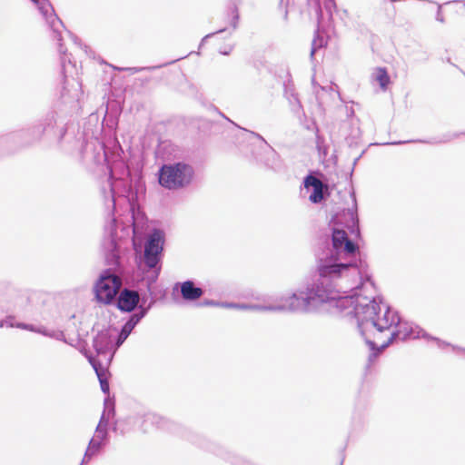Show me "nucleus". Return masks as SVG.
I'll list each match as a JSON object with an SVG mask.
<instances>
[{
	"mask_svg": "<svg viewBox=\"0 0 465 465\" xmlns=\"http://www.w3.org/2000/svg\"><path fill=\"white\" fill-rule=\"evenodd\" d=\"M353 207L347 209L342 215H335L330 223L331 246L327 243L325 249L316 254L317 267L320 259L326 256L335 270L329 298L317 304L330 303L347 314L353 313L357 319L358 330L364 338L366 344L376 356L390 346L395 340L423 338L436 341L439 348L450 346L453 351L465 352V348L451 345L437 337L430 335L426 331L408 322H403L398 312L383 303L381 297L367 296L355 292L351 296H341L348 289L355 291L369 284L372 289L374 282L368 272V264L361 257L359 245L351 240L348 232L355 238H361L359 217L355 194L352 193Z\"/></svg>",
	"mask_w": 465,
	"mask_h": 465,
	"instance_id": "nucleus-1",
	"label": "nucleus"
},
{
	"mask_svg": "<svg viewBox=\"0 0 465 465\" xmlns=\"http://www.w3.org/2000/svg\"><path fill=\"white\" fill-rule=\"evenodd\" d=\"M323 256L320 259L318 266V275L308 284L305 289H299L291 295L282 296L277 304L261 305L234 302H216L212 300H206L205 305H220L224 308H234L238 310L248 311H269V312H291L309 313L317 311V304L329 298L331 290H332L331 281L335 276V270L331 262Z\"/></svg>",
	"mask_w": 465,
	"mask_h": 465,
	"instance_id": "nucleus-2",
	"label": "nucleus"
},
{
	"mask_svg": "<svg viewBox=\"0 0 465 465\" xmlns=\"http://www.w3.org/2000/svg\"><path fill=\"white\" fill-rule=\"evenodd\" d=\"M125 230L126 228L123 227L122 232L124 233ZM123 235H118L117 221L112 217L104 226L103 246L106 262L114 268L104 270L94 287L95 299L103 304H112L122 287V279L117 272H120V248Z\"/></svg>",
	"mask_w": 465,
	"mask_h": 465,
	"instance_id": "nucleus-3",
	"label": "nucleus"
},
{
	"mask_svg": "<svg viewBox=\"0 0 465 465\" xmlns=\"http://www.w3.org/2000/svg\"><path fill=\"white\" fill-rule=\"evenodd\" d=\"M39 10L40 14L45 20L52 31L53 38L57 41L58 51L61 54L62 74L64 75L63 88L61 91L62 103L68 105L70 109H75L79 99L83 94L82 84L73 76L69 77L67 73L69 67L75 68V64H72L71 54L66 53L62 44V32L64 25L62 20L57 16L55 11L49 0H30Z\"/></svg>",
	"mask_w": 465,
	"mask_h": 465,
	"instance_id": "nucleus-4",
	"label": "nucleus"
},
{
	"mask_svg": "<svg viewBox=\"0 0 465 465\" xmlns=\"http://www.w3.org/2000/svg\"><path fill=\"white\" fill-rule=\"evenodd\" d=\"M66 119L52 109L38 118L29 128L4 135L2 143H12L15 148L30 146L43 138L62 144L67 133Z\"/></svg>",
	"mask_w": 465,
	"mask_h": 465,
	"instance_id": "nucleus-5",
	"label": "nucleus"
},
{
	"mask_svg": "<svg viewBox=\"0 0 465 465\" xmlns=\"http://www.w3.org/2000/svg\"><path fill=\"white\" fill-rule=\"evenodd\" d=\"M106 183L107 188L103 186L101 192L104 199L112 203L113 209L115 206L116 196L125 198L131 204L137 200L139 192L143 190L142 174H133L123 161H115L110 167Z\"/></svg>",
	"mask_w": 465,
	"mask_h": 465,
	"instance_id": "nucleus-6",
	"label": "nucleus"
},
{
	"mask_svg": "<svg viewBox=\"0 0 465 465\" xmlns=\"http://www.w3.org/2000/svg\"><path fill=\"white\" fill-rule=\"evenodd\" d=\"M153 304V300L148 302V295L142 294L137 290L125 287L119 291L116 308L121 312L131 314L118 333L116 348L124 342L136 325L148 314Z\"/></svg>",
	"mask_w": 465,
	"mask_h": 465,
	"instance_id": "nucleus-7",
	"label": "nucleus"
},
{
	"mask_svg": "<svg viewBox=\"0 0 465 465\" xmlns=\"http://www.w3.org/2000/svg\"><path fill=\"white\" fill-rule=\"evenodd\" d=\"M164 244V232L153 229L144 242V251L137 262V282H144L147 292L153 294V285L161 272V255Z\"/></svg>",
	"mask_w": 465,
	"mask_h": 465,
	"instance_id": "nucleus-8",
	"label": "nucleus"
},
{
	"mask_svg": "<svg viewBox=\"0 0 465 465\" xmlns=\"http://www.w3.org/2000/svg\"><path fill=\"white\" fill-rule=\"evenodd\" d=\"M195 171L193 165L183 161L163 164L158 170L159 184L168 190H179L189 186Z\"/></svg>",
	"mask_w": 465,
	"mask_h": 465,
	"instance_id": "nucleus-9",
	"label": "nucleus"
},
{
	"mask_svg": "<svg viewBox=\"0 0 465 465\" xmlns=\"http://www.w3.org/2000/svg\"><path fill=\"white\" fill-rule=\"evenodd\" d=\"M243 131L255 138L257 142L252 143L253 149L252 153L254 159L264 164L266 167L277 171L282 166V162L278 153L267 143V141L258 133L242 128Z\"/></svg>",
	"mask_w": 465,
	"mask_h": 465,
	"instance_id": "nucleus-10",
	"label": "nucleus"
},
{
	"mask_svg": "<svg viewBox=\"0 0 465 465\" xmlns=\"http://www.w3.org/2000/svg\"><path fill=\"white\" fill-rule=\"evenodd\" d=\"M93 346L99 356H106L108 352L112 351V353L108 357V361L110 362L113 359V356L116 350V341L113 342V335L109 329H103L97 332V334L94 337Z\"/></svg>",
	"mask_w": 465,
	"mask_h": 465,
	"instance_id": "nucleus-11",
	"label": "nucleus"
},
{
	"mask_svg": "<svg viewBox=\"0 0 465 465\" xmlns=\"http://www.w3.org/2000/svg\"><path fill=\"white\" fill-rule=\"evenodd\" d=\"M133 245L135 252L142 248V240L146 227L145 214L131 204Z\"/></svg>",
	"mask_w": 465,
	"mask_h": 465,
	"instance_id": "nucleus-12",
	"label": "nucleus"
},
{
	"mask_svg": "<svg viewBox=\"0 0 465 465\" xmlns=\"http://www.w3.org/2000/svg\"><path fill=\"white\" fill-rule=\"evenodd\" d=\"M303 185L306 190L312 189V193L309 196L310 202L312 203H320L324 200V184L319 178L312 174H308L303 180Z\"/></svg>",
	"mask_w": 465,
	"mask_h": 465,
	"instance_id": "nucleus-13",
	"label": "nucleus"
},
{
	"mask_svg": "<svg viewBox=\"0 0 465 465\" xmlns=\"http://www.w3.org/2000/svg\"><path fill=\"white\" fill-rule=\"evenodd\" d=\"M179 286L181 295L186 301H195L203 294V289L195 286L194 282L191 280L175 283L173 292L177 291Z\"/></svg>",
	"mask_w": 465,
	"mask_h": 465,
	"instance_id": "nucleus-14",
	"label": "nucleus"
},
{
	"mask_svg": "<svg viewBox=\"0 0 465 465\" xmlns=\"http://www.w3.org/2000/svg\"><path fill=\"white\" fill-rule=\"evenodd\" d=\"M108 431L101 430V432L94 431V435L90 440L87 449L85 450V456L88 458H93L94 455L99 453V451L106 445L108 441Z\"/></svg>",
	"mask_w": 465,
	"mask_h": 465,
	"instance_id": "nucleus-15",
	"label": "nucleus"
},
{
	"mask_svg": "<svg viewBox=\"0 0 465 465\" xmlns=\"http://www.w3.org/2000/svg\"><path fill=\"white\" fill-rule=\"evenodd\" d=\"M284 95L289 101L292 111L294 114H300L301 113H303L302 105L298 98V94L294 91L293 84L291 82L284 84Z\"/></svg>",
	"mask_w": 465,
	"mask_h": 465,
	"instance_id": "nucleus-16",
	"label": "nucleus"
},
{
	"mask_svg": "<svg viewBox=\"0 0 465 465\" xmlns=\"http://www.w3.org/2000/svg\"><path fill=\"white\" fill-rule=\"evenodd\" d=\"M89 362L91 363L94 370L95 371V373H96L97 378L100 382V387H101L102 391L104 394H109V391H110L109 381L106 377L105 371L102 368V364L92 358H89Z\"/></svg>",
	"mask_w": 465,
	"mask_h": 465,
	"instance_id": "nucleus-17",
	"label": "nucleus"
},
{
	"mask_svg": "<svg viewBox=\"0 0 465 465\" xmlns=\"http://www.w3.org/2000/svg\"><path fill=\"white\" fill-rule=\"evenodd\" d=\"M144 421L145 422L149 421L152 424L155 425L157 428L166 429V430H170L171 426L173 425L167 419H165V418H163V417H162L160 415H157L155 413H148V414H146Z\"/></svg>",
	"mask_w": 465,
	"mask_h": 465,
	"instance_id": "nucleus-18",
	"label": "nucleus"
},
{
	"mask_svg": "<svg viewBox=\"0 0 465 465\" xmlns=\"http://www.w3.org/2000/svg\"><path fill=\"white\" fill-rule=\"evenodd\" d=\"M456 137H458V134H444L442 136V138H440V140L434 139L431 141H426V140L398 141V142H393L391 144H402V143H425L437 144V143H448Z\"/></svg>",
	"mask_w": 465,
	"mask_h": 465,
	"instance_id": "nucleus-19",
	"label": "nucleus"
},
{
	"mask_svg": "<svg viewBox=\"0 0 465 465\" xmlns=\"http://www.w3.org/2000/svg\"><path fill=\"white\" fill-rule=\"evenodd\" d=\"M326 45L325 39L321 36L318 33H316L312 42V48L310 53L311 60L312 61L314 59L315 53L317 50L322 48Z\"/></svg>",
	"mask_w": 465,
	"mask_h": 465,
	"instance_id": "nucleus-20",
	"label": "nucleus"
},
{
	"mask_svg": "<svg viewBox=\"0 0 465 465\" xmlns=\"http://www.w3.org/2000/svg\"><path fill=\"white\" fill-rule=\"evenodd\" d=\"M229 15L231 16L230 25L232 26V31L230 32V34H232V32H233L238 27V22L240 18L238 7L235 3H233L229 7Z\"/></svg>",
	"mask_w": 465,
	"mask_h": 465,
	"instance_id": "nucleus-21",
	"label": "nucleus"
},
{
	"mask_svg": "<svg viewBox=\"0 0 465 465\" xmlns=\"http://www.w3.org/2000/svg\"><path fill=\"white\" fill-rule=\"evenodd\" d=\"M376 80L378 81L381 89L385 90L390 84V76L385 68H379Z\"/></svg>",
	"mask_w": 465,
	"mask_h": 465,
	"instance_id": "nucleus-22",
	"label": "nucleus"
},
{
	"mask_svg": "<svg viewBox=\"0 0 465 465\" xmlns=\"http://www.w3.org/2000/svg\"><path fill=\"white\" fill-rule=\"evenodd\" d=\"M103 414L112 418L115 414L114 402L110 398H105L104 401Z\"/></svg>",
	"mask_w": 465,
	"mask_h": 465,
	"instance_id": "nucleus-23",
	"label": "nucleus"
},
{
	"mask_svg": "<svg viewBox=\"0 0 465 465\" xmlns=\"http://www.w3.org/2000/svg\"><path fill=\"white\" fill-rule=\"evenodd\" d=\"M110 419H111L110 417L102 413L100 420L95 428L96 432L100 433L101 430L108 431V424H109Z\"/></svg>",
	"mask_w": 465,
	"mask_h": 465,
	"instance_id": "nucleus-24",
	"label": "nucleus"
},
{
	"mask_svg": "<svg viewBox=\"0 0 465 465\" xmlns=\"http://www.w3.org/2000/svg\"><path fill=\"white\" fill-rule=\"evenodd\" d=\"M47 334L49 335L50 338H53L57 341H64V343L72 345V343H70L66 340L65 335H64V331H52V333H47Z\"/></svg>",
	"mask_w": 465,
	"mask_h": 465,
	"instance_id": "nucleus-25",
	"label": "nucleus"
},
{
	"mask_svg": "<svg viewBox=\"0 0 465 465\" xmlns=\"http://www.w3.org/2000/svg\"><path fill=\"white\" fill-rule=\"evenodd\" d=\"M18 328H21V329H24V330H27V331H35V332H37V328L35 327L34 325L32 324H27V323H19L17 325Z\"/></svg>",
	"mask_w": 465,
	"mask_h": 465,
	"instance_id": "nucleus-26",
	"label": "nucleus"
},
{
	"mask_svg": "<svg viewBox=\"0 0 465 465\" xmlns=\"http://www.w3.org/2000/svg\"><path fill=\"white\" fill-rule=\"evenodd\" d=\"M226 31V28H223V29H219L218 31L214 32V33H211V34H208L206 35L201 41V45H203V43L210 37L213 36L214 35L216 34H220V33H223Z\"/></svg>",
	"mask_w": 465,
	"mask_h": 465,
	"instance_id": "nucleus-27",
	"label": "nucleus"
},
{
	"mask_svg": "<svg viewBox=\"0 0 465 465\" xmlns=\"http://www.w3.org/2000/svg\"><path fill=\"white\" fill-rule=\"evenodd\" d=\"M436 20L440 22V23H444V17H443L442 13H441V5H438L437 14H436Z\"/></svg>",
	"mask_w": 465,
	"mask_h": 465,
	"instance_id": "nucleus-28",
	"label": "nucleus"
},
{
	"mask_svg": "<svg viewBox=\"0 0 465 465\" xmlns=\"http://www.w3.org/2000/svg\"><path fill=\"white\" fill-rule=\"evenodd\" d=\"M162 66H163V65L153 66V67H140V68H136V67H134V68H129V70H132V71H134V72H141V71H143V70H153V69H155V68H160V67H162Z\"/></svg>",
	"mask_w": 465,
	"mask_h": 465,
	"instance_id": "nucleus-29",
	"label": "nucleus"
},
{
	"mask_svg": "<svg viewBox=\"0 0 465 465\" xmlns=\"http://www.w3.org/2000/svg\"><path fill=\"white\" fill-rule=\"evenodd\" d=\"M37 332L41 333L44 336L49 337V335L47 333H52V331H48L45 327H40V328H37Z\"/></svg>",
	"mask_w": 465,
	"mask_h": 465,
	"instance_id": "nucleus-30",
	"label": "nucleus"
},
{
	"mask_svg": "<svg viewBox=\"0 0 465 465\" xmlns=\"http://www.w3.org/2000/svg\"><path fill=\"white\" fill-rule=\"evenodd\" d=\"M331 6H332L333 8H336V4H335L334 0H330V1H328L326 3V8L328 9L330 14L331 15Z\"/></svg>",
	"mask_w": 465,
	"mask_h": 465,
	"instance_id": "nucleus-31",
	"label": "nucleus"
},
{
	"mask_svg": "<svg viewBox=\"0 0 465 465\" xmlns=\"http://www.w3.org/2000/svg\"><path fill=\"white\" fill-rule=\"evenodd\" d=\"M98 145H99V150L103 152L104 160H106V153H105V150H104V144L98 143Z\"/></svg>",
	"mask_w": 465,
	"mask_h": 465,
	"instance_id": "nucleus-32",
	"label": "nucleus"
},
{
	"mask_svg": "<svg viewBox=\"0 0 465 465\" xmlns=\"http://www.w3.org/2000/svg\"><path fill=\"white\" fill-rule=\"evenodd\" d=\"M67 34L72 37V39L76 45H81L80 40L77 38V36L73 35L70 32H67Z\"/></svg>",
	"mask_w": 465,
	"mask_h": 465,
	"instance_id": "nucleus-33",
	"label": "nucleus"
},
{
	"mask_svg": "<svg viewBox=\"0 0 465 465\" xmlns=\"http://www.w3.org/2000/svg\"><path fill=\"white\" fill-rule=\"evenodd\" d=\"M91 459H92V458H88V457H86V456H85V454H84V458H83V460H82V462H81V464H80V465H84V463L89 462V461L91 460Z\"/></svg>",
	"mask_w": 465,
	"mask_h": 465,
	"instance_id": "nucleus-34",
	"label": "nucleus"
},
{
	"mask_svg": "<svg viewBox=\"0 0 465 465\" xmlns=\"http://www.w3.org/2000/svg\"><path fill=\"white\" fill-rule=\"evenodd\" d=\"M182 58H183V57L176 58L175 60H173V61H172V62H169V63H166V64H164L163 65H167V64H173V63H174V62H176V61H179V60H180V59H182Z\"/></svg>",
	"mask_w": 465,
	"mask_h": 465,
	"instance_id": "nucleus-35",
	"label": "nucleus"
},
{
	"mask_svg": "<svg viewBox=\"0 0 465 465\" xmlns=\"http://www.w3.org/2000/svg\"><path fill=\"white\" fill-rule=\"evenodd\" d=\"M220 53H221L222 54H224V55L229 54V52H226V51H220Z\"/></svg>",
	"mask_w": 465,
	"mask_h": 465,
	"instance_id": "nucleus-36",
	"label": "nucleus"
},
{
	"mask_svg": "<svg viewBox=\"0 0 465 465\" xmlns=\"http://www.w3.org/2000/svg\"><path fill=\"white\" fill-rule=\"evenodd\" d=\"M447 62H448V63H450V64H452L453 66L458 67L456 64H452V63H451V61H450V58H448Z\"/></svg>",
	"mask_w": 465,
	"mask_h": 465,
	"instance_id": "nucleus-37",
	"label": "nucleus"
},
{
	"mask_svg": "<svg viewBox=\"0 0 465 465\" xmlns=\"http://www.w3.org/2000/svg\"><path fill=\"white\" fill-rule=\"evenodd\" d=\"M318 11H319V15H322V9L319 5H318Z\"/></svg>",
	"mask_w": 465,
	"mask_h": 465,
	"instance_id": "nucleus-38",
	"label": "nucleus"
},
{
	"mask_svg": "<svg viewBox=\"0 0 465 465\" xmlns=\"http://www.w3.org/2000/svg\"><path fill=\"white\" fill-rule=\"evenodd\" d=\"M343 15H348V11L346 9L342 10Z\"/></svg>",
	"mask_w": 465,
	"mask_h": 465,
	"instance_id": "nucleus-39",
	"label": "nucleus"
},
{
	"mask_svg": "<svg viewBox=\"0 0 465 465\" xmlns=\"http://www.w3.org/2000/svg\"><path fill=\"white\" fill-rule=\"evenodd\" d=\"M219 114L222 115V117H223V118H225L226 120L230 121V120H229V119H228V118H227V117L223 114V113H221V112H220Z\"/></svg>",
	"mask_w": 465,
	"mask_h": 465,
	"instance_id": "nucleus-40",
	"label": "nucleus"
},
{
	"mask_svg": "<svg viewBox=\"0 0 465 465\" xmlns=\"http://www.w3.org/2000/svg\"><path fill=\"white\" fill-rule=\"evenodd\" d=\"M359 160V157L358 158H355L354 162H353V165L356 164L357 161Z\"/></svg>",
	"mask_w": 465,
	"mask_h": 465,
	"instance_id": "nucleus-41",
	"label": "nucleus"
},
{
	"mask_svg": "<svg viewBox=\"0 0 465 465\" xmlns=\"http://www.w3.org/2000/svg\"><path fill=\"white\" fill-rule=\"evenodd\" d=\"M354 114L353 110H351L350 115H352Z\"/></svg>",
	"mask_w": 465,
	"mask_h": 465,
	"instance_id": "nucleus-42",
	"label": "nucleus"
},
{
	"mask_svg": "<svg viewBox=\"0 0 465 465\" xmlns=\"http://www.w3.org/2000/svg\"><path fill=\"white\" fill-rule=\"evenodd\" d=\"M391 2H394L395 0H391Z\"/></svg>",
	"mask_w": 465,
	"mask_h": 465,
	"instance_id": "nucleus-43",
	"label": "nucleus"
}]
</instances>
